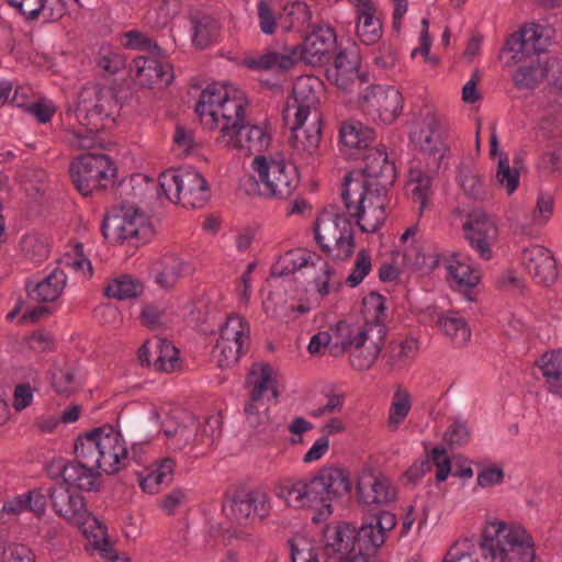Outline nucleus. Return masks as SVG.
<instances>
[{"instance_id":"nucleus-12","label":"nucleus","mask_w":562,"mask_h":562,"mask_svg":"<svg viewBox=\"0 0 562 562\" xmlns=\"http://www.w3.org/2000/svg\"><path fill=\"white\" fill-rule=\"evenodd\" d=\"M102 233L112 241L128 240L135 245L148 243L155 235L151 218L139 207L126 206L121 213L106 216Z\"/></svg>"},{"instance_id":"nucleus-8","label":"nucleus","mask_w":562,"mask_h":562,"mask_svg":"<svg viewBox=\"0 0 562 562\" xmlns=\"http://www.w3.org/2000/svg\"><path fill=\"white\" fill-rule=\"evenodd\" d=\"M385 335V326L379 322L341 321L336 326L337 342L348 353L351 367L359 371L375 363Z\"/></svg>"},{"instance_id":"nucleus-24","label":"nucleus","mask_w":562,"mask_h":562,"mask_svg":"<svg viewBox=\"0 0 562 562\" xmlns=\"http://www.w3.org/2000/svg\"><path fill=\"white\" fill-rule=\"evenodd\" d=\"M521 262L536 282L549 285L558 276L555 261L550 250L532 245L522 250Z\"/></svg>"},{"instance_id":"nucleus-50","label":"nucleus","mask_w":562,"mask_h":562,"mask_svg":"<svg viewBox=\"0 0 562 562\" xmlns=\"http://www.w3.org/2000/svg\"><path fill=\"white\" fill-rule=\"evenodd\" d=\"M143 289V284L137 279L123 274L106 285L105 294L109 297L123 301L139 296Z\"/></svg>"},{"instance_id":"nucleus-28","label":"nucleus","mask_w":562,"mask_h":562,"mask_svg":"<svg viewBox=\"0 0 562 562\" xmlns=\"http://www.w3.org/2000/svg\"><path fill=\"white\" fill-rule=\"evenodd\" d=\"M78 528L87 538L89 550L92 554L98 553L104 562L130 561L127 557L120 560L108 539L105 526L94 516L90 515L82 525H78Z\"/></svg>"},{"instance_id":"nucleus-19","label":"nucleus","mask_w":562,"mask_h":562,"mask_svg":"<svg viewBox=\"0 0 562 562\" xmlns=\"http://www.w3.org/2000/svg\"><path fill=\"white\" fill-rule=\"evenodd\" d=\"M465 236L473 250L483 260H490L493 256V246L498 237V228L495 221L485 212L475 210L464 225Z\"/></svg>"},{"instance_id":"nucleus-3","label":"nucleus","mask_w":562,"mask_h":562,"mask_svg":"<svg viewBox=\"0 0 562 562\" xmlns=\"http://www.w3.org/2000/svg\"><path fill=\"white\" fill-rule=\"evenodd\" d=\"M116 101L108 89L83 88L65 116L66 140L75 149L103 147L98 133L114 122Z\"/></svg>"},{"instance_id":"nucleus-60","label":"nucleus","mask_w":562,"mask_h":562,"mask_svg":"<svg viewBox=\"0 0 562 562\" xmlns=\"http://www.w3.org/2000/svg\"><path fill=\"white\" fill-rule=\"evenodd\" d=\"M122 37V44L128 49L142 50L148 54H161V48L157 45V43L138 30H131L125 32Z\"/></svg>"},{"instance_id":"nucleus-31","label":"nucleus","mask_w":562,"mask_h":562,"mask_svg":"<svg viewBox=\"0 0 562 562\" xmlns=\"http://www.w3.org/2000/svg\"><path fill=\"white\" fill-rule=\"evenodd\" d=\"M418 352V340L412 336H407L391 341L383 359L391 371L405 372L412 366Z\"/></svg>"},{"instance_id":"nucleus-48","label":"nucleus","mask_w":562,"mask_h":562,"mask_svg":"<svg viewBox=\"0 0 562 562\" xmlns=\"http://www.w3.org/2000/svg\"><path fill=\"white\" fill-rule=\"evenodd\" d=\"M61 269H68L78 279L87 280L92 276V265L83 254L82 245L77 244L71 251L66 252L60 259Z\"/></svg>"},{"instance_id":"nucleus-10","label":"nucleus","mask_w":562,"mask_h":562,"mask_svg":"<svg viewBox=\"0 0 562 562\" xmlns=\"http://www.w3.org/2000/svg\"><path fill=\"white\" fill-rule=\"evenodd\" d=\"M314 235L321 249L334 260H346L355 251L351 222L335 209H325L316 218Z\"/></svg>"},{"instance_id":"nucleus-55","label":"nucleus","mask_w":562,"mask_h":562,"mask_svg":"<svg viewBox=\"0 0 562 562\" xmlns=\"http://www.w3.org/2000/svg\"><path fill=\"white\" fill-rule=\"evenodd\" d=\"M311 19L308 5L303 1H293L284 5L281 23L285 31H292L304 26Z\"/></svg>"},{"instance_id":"nucleus-5","label":"nucleus","mask_w":562,"mask_h":562,"mask_svg":"<svg viewBox=\"0 0 562 562\" xmlns=\"http://www.w3.org/2000/svg\"><path fill=\"white\" fill-rule=\"evenodd\" d=\"M256 176L241 181L246 194L273 200L290 199L300 184L296 167L281 156L258 155L251 161Z\"/></svg>"},{"instance_id":"nucleus-43","label":"nucleus","mask_w":562,"mask_h":562,"mask_svg":"<svg viewBox=\"0 0 562 562\" xmlns=\"http://www.w3.org/2000/svg\"><path fill=\"white\" fill-rule=\"evenodd\" d=\"M328 79L338 88L348 90L359 78L358 60L349 59L346 53H339L335 58V64L328 70Z\"/></svg>"},{"instance_id":"nucleus-7","label":"nucleus","mask_w":562,"mask_h":562,"mask_svg":"<svg viewBox=\"0 0 562 562\" xmlns=\"http://www.w3.org/2000/svg\"><path fill=\"white\" fill-rule=\"evenodd\" d=\"M75 454L103 474H114L125 465L128 450L123 436L112 426H104L79 436Z\"/></svg>"},{"instance_id":"nucleus-52","label":"nucleus","mask_w":562,"mask_h":562,"mask_svg":"<svg viewBox=\"0 0 562 562\" xmlns=\"http://www.w3.org/2000/svg\"><path fill=\"white\" fill-rule=\"evenodd\" d=\"M192 272L191 266L178 257H167L164 268L157 276V283L165 289L172 288L177 281Z\"/></svg>"},{"instance_id":"nucleus-29","label":"nucleus","mask_w":562,"mask_h":562,"mask_svg":"<svg viewBox=\"0 0 562 562\" xmlns=\"http://www.w3.org/2000/svg\"><path fill=\"white\" fill-rule=\"evenodd\" d=\"M102 474L99 469L83 460H78V458H76V461L65 464L61 470L64 484L88 492L99 488Z\"/></svg>"},{"instance_id":"nucleus-36","label":"nucleus","mask_w":562,"mask_h":562,"mask_svg":"<svg viewBox=\"0 0 562 562\" xmlns=\"http://www.w3.org/2000/svg\"><path fill=\"white\" fill-rule=\"evenodd\" d=\"M374 137L375 133L371 127L356 120L345 122L339 131L341 150L350 156L353 150L368 148Z\"/></svg>"},{"instance_id":"nucleus-37","label":"nucleus","mask_w":562,"mask_h":562,"mask_svg":"<svg viewBox=\"0 0 562 562\" xmlns=\"http://www.w3.org/2000/svg\"><path fill=\"white\" fill-rule=\"evenodd\" d=\"M297 48L285 49L283 52H266L261 55H251L245 57L243 64L252 70H289L296 59Z\"/></svg>"},{"instance_id":"nucleus-16","label":"nucleus","mask_w":562,"mask_h":562,"mask_svg":"<svg viewBox=\"0 0 562 562\" xmlns=\"http://www.w3.org/2000/svg\"><path fill=\"white\" fill-rule=\"evenodd\" d=\"M417 226L408 227L401 236L396 260L404 269L419 273L429 274L440 262L438 252L425 247L416 239Z\"/></svg>"},{"instance_id":"nucleus-51","label":"nucleus","mask_w":562,"mask_h":562,"mask_svg":"<svg viewBox=\"0 0 562 562\" xmlns=\"http://www.w3.org/2000/svg\"><path fill=\"white\" fill-rule=\"evenodd\" d=\"M156 358L153 366L158 371L172 372L180 367L179 350L166 339H157L154 344Z\"/></svg>"},{"instance_id":"nucleus-35","label":"nucleus","mask_w":562,"mask_h":562,"mask_svg":"<svg viewBox=\"0 0 562 562\" xmlns=\"http://www.w3.org/2000/svg\"><path fill=\"white\" fill-rule=\"evenodd\" d=\"M176 462L166 457L154 462L138 474L140 488L147 494H157L161 485L168 484L173 476Z\"/></svg>"},{"instance_id":"nucleus-4","label":"nucleus","mask_w":562,"mask_h":562,"mask_svg":"<svg viewBox=\"0 0 562 562\" xmlns=\"http://www.w3.org/2000/svg\"><path fill=\"white\" fill-rule=\"evenodd\" d=\"M322 81L314 76H301L286 100L283 119L293 132V148L302 155H314L322 138V113L319 110Z\"/></svg>"},{"instance_id":"nucleus-64","label":"nucleus","mask_w":562,"mask_h":562,"mask_svg":"<svg viewBox=\"0 0 562 562\" xmlns=\"http://www.w3.org/2000/svg\"><path fill=\"white\" fill-rule=\"evenodd\" d=\"M245 414L247 424L255 429L265 426L269 420L268 406L263 400L250 397L245 405Z\"/></svg>"},{"instance_id":"nucleus-39","label":"nucleus","mask_w":562,"mask_h":562,"mask_svg":"<svg viewBox=\"0 0 562 562\" xmlns=\"http://www.w3.org/2000/svg\"><path fill=\"white\" fill-rule=\"evenodd\" d=\"M413 407V395L403 384H396L387 409V427L395 431L405 423Z\"/></svg>"},{"instance_id":"nucleus-21","label":"nucleus","mask_w":562,"mask_h":562,"mask_svg":"<svg viewBox=\"0 0 562 562\" xmlns=\"http://www.w3.org/2000/svg\"><path fill=\"white\" fill-rule=\"evenodd\" d=\"M49 498L55 513L77 526L82 525L91 515L82 495L64 483L50 490Z\"/></svg>"},{"instance_id":"nucleus-26","label":"nucleus","mask_w":562,"mask_h":562,"mask_svg":"<svg viewBox=\"0 0 562 562\" xmlns=\"http://www.w3.org/2000/svg\"><path fill=\"white\" fill-rule=\"evenodd\" d=\"M396 516L381 512L375 522L356 529L358 550L366 553L375 552L385 542L387 533L396 526Z\"/></svg>"},{"instance_id":"nucleus-27","label":"nucleus","mask_w":562,"mask_h":562,"mask_svg":"<svg viewBox=\"0 0 562 562\" xmlns=\"http://www.w3.org/2000/svg\"><path fill=\"white\" fill-rule=\"evenodd\" d=\"M326 503L342 498L351 491L350 471L340 465H329L315 474Z\"/></svg>"},{"instance_id":"nucleus-23","label":"nucleus","mask_w":562,"mask_h":562,"mask_svg":"<svg viewBox=\"0 0 562 562\" xmlns=\"http://www.w3.org/2000/svg\"><path fill=\"white\" fill-rule=\"evenodd\" d=\"M356 12V35L366 45L376 43L382 36V22L372 0H348Z\"/></svg>"},{"instance_id":"nucleus-49","label":"nucleus","mask_w":562,"mask_h":562,"mask_svg":"<svg viewBox=\"0 0 562 562\" xmlns=\"http://www.w3.org/2000/svg\"><path fill=\"white\" fill-rule=\"evenodd\" d=\"M52 386L63 396H70L80 389L76 369L70 364L55 367L52 373Z\"/></svg>"},{"instance_id":"nucleus-14","label":"nucleus","mask_w":562,"mask_h":562,"mask_svg":"<svg viewBox=\"0 0 562 562\" xmlns=\"http://www.w3.org/2000/svg\"><path fill=\"white\" fill-rule=\"evenodd\" d=\"M411 137L428 156L427 165L430 171L438 172L447 168L448 127L440 117L435 114L426 115L415 125Z\"/></svg>"},{"instance_id":"nucleus-30","label":"nucleus","mask_w":562,"mask_h":562,"mask_svg":"<svg viewBox=\"0 0 562 562\" xmlns=\"http://www.w3.org/2000/svg\"><path fill=\"white\" fill-rule=\"evenodd\" d=\"M323 543L328 554L341 558L358 550L356 528L350 524L327 526L323 533Z\"/></svg>"},{"instance_id":"nucleus-20","label":"nucleus","mask_w":562,"mask_h":562,"mask_svg":"<svg viewBox=\"0 0 562 562\" xmlns=\"http://www.w3.org/2000/svg\"><path fill=\"white\" fill-rule=\"evenodd\" d=\"M133 67L135 78L143 87H165L173 80L172 67L162 50L160 55L150 53L136 57Z\"/></svg>"},{"instance_id":"nucleus-38","label":"nucleus","mask_w":562,"mask_h":562,"mask_svg":"<svg viewBox=\"0 0 562 562\" xmlns=\"http://www.w3.org/2000/svg\"><path fill=\"white\" fill-rule=\"evenodd\" d=\"M544 385L550 393L562 397V350L544 352L538 360Z\"/></svg>"},{"instance_id":"nucleus-63","label":"nucleus","mask_w":562,"mask_h":562,"mask_svg":"<svg viewBox=\"0 0 562 562\" xmlns=\"http://www.w3.org/2000/svg\"><path fill=\"white\" fill-rule=\"evenodd\" d=\"M504 479V469L496 463L482 464L476 473V484L482 488L501 485Z\"/></svg>"},{"instance_id":"nucleus-53","label":"nucleus","mask_w":562,"mask_h":562,"mask_svg":"<svg viewBox=\"0 0 562 562\" xmlns=\"http://www.w3.org/2000/svg\"><path fill=\"white\" fill-rule=\"evenodd\" d=\"M533 54L525 47L524 43L516 34H513L507 41L501 52V60L505 67H514L522 63H530L533 59Z\"/></svg>"},{"instance_id":"nucleus-11","label":"nucleus","mask_w":562,"mask_h":562,"mask_svg":"<svg viewBox=\"0 0 562 562\" xmlns=\"http://www.w3.org/2000/svg\"><path fill=\"white\" fill-rule=\"evenodd\" d=\"M359 110L373 122L381 125L393 124L402 114L404 99L393 86H366L358 94Z\"/></svg>"},{"instance_id":"nucleus-22","label":"nucleus","mask_w":562,"mask_h":562,"mask_svg":"<svg viewBox=\"0 0 562 562\" xmlns=\"http://www.w3.org/2000/svg\"><path fill=\"white\" fill-rule=\"evenodd\" d=\"M350 173H361L370 187L389 189L395 180V167L389 160L384 147H374L364 156V166L361 170Z\"/></svg>"},{"instance_id":"nucleus-61","label":"nucleus","mask_w":562,"mask_h":562,"mask_svg":"<svg viewBox=\"0 0 562 562\" xmlns=\"http://www.w3.org/2000/svg\"><path fill=\"white\" fill-rule=\"evenodd\" d=\"M224 510L233 519L243 521L250 518L251 515V499L250 492H239L224 506Z\"/></svg>"},{"instance_id":"nucleus-6","label":"nucleus","mask_w":562,"mask_h":562,"mask_svg":"<svg viewBox=\"0 0 562 562\" xmlns=\"http://www.w3.org/2000/svg\"><path fill=\"white\" fill-rule=\"evenodd\" d=\"M387 190L370 187L361 173L345 177L342 200L350 216L364 233H375L386 220Z\"/></svg>"},{"instance_id":"nucleus-44","label":"nucleus","mask_w":562,"mask_h":562,"mask_svg":"<svg viewBox=\"0 0 562 562\" xmlns=\"http://www.w3.org/2000/svg\"><path fill=\"white\" fill-rule=\"evenodd\" d=\"M434 173L429 170L427 165V171H424L419 167H412L408 172V180L406 183V190L411 193L414 202L419 204V212L422 213L427 204L430 191L431 176Z\"/></svg>"},{"instance_id":"nucleus-57","label":"nucleus","mask_w":562,"mask_h":562,"mask_svg":"<svg viewBox=\"0 0 562 562\" xmlns=\"http://www.w3.org/2000/svg\"><path fill=\"white\" fill-rule=\"evenodd\" d=\"M546 76L544 69L538 61L531 60L527 66L519 67L513 75V81L518 89H533Z\"/></svg>"},{"instance_id":"nucleus-47","label":"nucleus","mask_w":562,"mask_h":562,"mask_svg":"<svg viewBox=\"0 0 562 562\" xmlns=\"http://www.w3.org/2000/svg\"><path fill=\"white\" fill-rule=\"evenodd\" d=\"M289 544L292 562H325L321 557V549L306 536L296 535Z\"/></svg>"},{"instance_id":"nucleus-18","label":"nucleus","mask_w":562,"mask_h":562,"mask_svg":"<svg viewBox=\"0 0 562 562\" xmlns=\"http://www.w3.org/2000/svg\"><path fill=\"white\" fill-rule=\"evenodd\" d=\"M441 260L451 289L461 293L468 302H475L476 286L482 279L479 266L461 254H450Z\"/></svg>"},{"instance_id":"nucleus-32","label":"nucleus","mask_w":562,"mask_h":562,"mask_svg":"<svg viewBox=\"0 0 562 562\" xmlns=\"http://www.w3.org/2000/svg\"><path fill=\"white\" fill-rule=\"evenodd\" d=\"M437 326L445 337L457 348L469 345L472 329L469 321L458 311H446L439 314Z\"/></svg>"},{"instance_id":"nucleus-17","label":"nucleus","mask_w":562,"mask_h":562,"mask_svg":"<svg viewBox=\"0 0 562 562\" xmlns=\"http://www.w3.org/2000/svg\"><path fill=\"white\" fill-rule=\"evenodd\" d=\"M356 493L360 504L370 509L387 506L396 499L397 491L381 471L364 468L358 475Z\"/></svg>"},{"instance_id":"nucleus-45","label":"nucleus","mask_w":562,"mask_h":562,"mask_svg":"<svg viewBox=\"0 0 562 562\" xmlns=\"http://www.w3.org/2000/svg\"><path fill=\"white\" fill-rule=\"evenodd\" d=\"M192 43L200 48L209 46L217 36L218 21L210 14L195 13L191 16Z\"/></svg>"},{"instance_id":"nucleus-54","label":"nucleus","mask_w":562,"mask_h":562,"mask_svg":"<svg viewBox=\"0 0 562 562\" xmlns=\"http://www.w3.org/2000/svg\"><path fill=\"white\" fill-rule=\"evenodd\" d=\"M495 180L499 189L508 195L513 194L519 187V171L510 166L508 155H501L496 164Z\"/></svg>"},{"instance_id":"nucleus-2","label":"nucleus","mask_w":562,"mask_h":562,"mask_svg":"<svg viewBox=\"0 0 562 562\" xmlns=\"http://www.w3.org/2000/svg\"><path fill=\"white\" fill-rule=\"evenodd\" d=\"M479 547L472 539L456 541L441 562H536L537 547L525 526L501 519L487 520Z\"/></svg>"},{"instance_id":"nucleus-59","label":"nucleus","mask_w":562,"mask_h":562,"mask_svg":"<svg viewBox=\"0 0 562 562\" xmlns=\"http://www.w3.org/2000/svg\"><path fill=\"white\" fill-rule=\"evenodd\" d=\"M554 209V202L551 195L540 193L537 198L535 209L530 212L527 217L528 226L542 227L552 217Z\"/></svg>"},{"instance_id":"nucleus-15","label":"nucleus","mask_w":562,"mask_h":562,"mask_svg":"<svg viewBox=\"0 0 562 562\" xmlns=\"http://www.w3.org/2000/svg\"><path fill=\"white\" fill-rule=\"evenodd\" d=\"M278 496L295 509H316L318 516L314 521L327 518L331 514V504L326 503L316 476L285 481L279 488Z\"/></svg>"},{"instance_id":"nucleus-25","label":"nucleus","mask_w":562,"mask_h":562,"mask_svg":"<svg viewBox=\"0 0 562 562\" xmlns=\"http://www.w3.org/2000/svg\"><path fill=\"white\" fill-rule=\"evenodd\" d=\"M336 40L334 29L328 24H321L295 48L307 64L315 65L322 63L323 58L335 47Z\"/></svg>"},{"instance_id":"nucleus-46","label":"nucleus","mask_w":562,"mask_h":562,"mask_svg":"<svg viewBox=\"0 0 562 562\" xmlns=\"http://www.w3.org/2000/svg\"><path fill=\"white\" fill-rule=\"evenodd\" d=\"M516 35L533 56L546 52L551 43L550 30L535 23L524 25Z\"/></svg>"},{"instance_id":"nucleus-41","label":"nucleus","mask_w":562,"mask_h":562,"mask_svg":"<svg viewBox=\"0 0 562 562\" xmlns=\"http://www.w3.org/2000/svg\"><path fill=\"white\" fill-rule=\"evenodd\" d=\"M249 345L218 335L212 350V360L220 368H229L236 364L246 352Z\"/></svg>"},{"instance_id":"nucleus-13","label":"nucleus","mask_w":562,"mask_h":562,"mask_svg":"<svg viewBox=\"0 0 562 562\" xmlns=\"http://www.w3.org/2000/svg\"><path fill=\"white\" fill-rule=\"evenodd\" d=\"M69 172L76 189L89 195L115 178L116 167L104 154H83L71 161Z\"/></svg>"},{"instance_id":"nucleus-56","label":"nucleus","mask_w":562,"mask_h":562,"mask_svg":"<svg viewBox=\"0 0 562 562\" xmlns=\"http://www.w3.org/2000/svg\"><path fill=\"white\" fill-rule=\"evenodd\" d=\"M20 248L23 255L33 261H42L48 257L49 245L44 235L30 233L22 237Z\"/></svg>"},{"instance_id":"nucleus-9","label":"nucleus","mask_w":562,"mask_h":562,"mask_svg":"<svg viewBox=\"0 0 562 562\" xmlns=\"http://www.w3.org/2000/svg\"><path fill=\"white\" fill-rule=\"evenodd\" d=\"M159 188L167 200L184 207H202L211 195L206 179L192 167L165 170L159 176Z\"/></svg>"},{"instance_id":"nucleus-1","label":"nucleus","mask_w":562,"mask_h":562,"mask_svg":"<svg viewBox=\"0 0 562 562\" xmlns=\"http://www.w3.org/2000/svg\"><path fill=\"white\" fill-rule=\"evenodd\" d=\"M248 101L243 90L231 83L214 82L201 93L196 113L204 128L217 132L216 143L225 148L261 151L270 135L266 126L246 125Z\"/></svg>"},{"instance_id":"nucleus-42","label":"nucleus","mask_w":562,"mask_h":562,"mask_svg":"<svg viewBox=\"0 0 562 562\" xmlns=\"http://www.w3.org/2000/svg\"><path fill=\"white\" fill-rule=\"evenodd\" d=\"M164 434L176 449H181L199 438V424L193 416L186 415L181 424L165 423Z\"/></svg>"},{"instance_id":"nucleus-62","label":"nucleus","mask_w":562,"mask_h":562,"mask_svg":"<svg viewBox=\"0 0 562 562\" xmlns=\"http://www.w3.org/2000/svg\"><path fill=\"white\" fill-rule=\"evenodd\" d=\"M95 63L99 68L110 74L117 72L124 66V59L122 55L111 45H102L99 48Z\"/></svg>"},{"instance_id":"nucleus-34","label":"nucleus","mask_w":562,"mask_h":562,"mask_svg":"<svg viewBox=\"0 0 562 562\" xmlns=\"http://www.w3.org/2000/svg\"><path fill=\"white\" fill-rule=\"evenodd\" d=\"M315 255L306 250H292L283 255L277 263L273 266L269 282L273 288L283 285L289 282L291 274L296 271L307 268L310 265H314L313 259Z\"/></svg>"},{"instance_id":"nucleus-33","label":"nucleus","mask_w":562,"mask_h":562,"mask_svg":"<svg viewBox=\"0 0 562 562\" xmlns=\"http://www.w3.org/2000/svg\"><path fill=\"white\" fill-rule=\"evenodd\" d=\"M277 371L267 363L252 364L247 383L250 387V397L255 400H270L278 397Z\"/></svg>"},{"instance_id":"nucleus-58","label":"nucleus","mask_w":562,"mask_h":562,"mask_svg":"<svg viewBox=\"0 0 562 562\" xmlns=\"http://www.w3.org/2000/svg\"><path fill=\"white\" fill-rule=\"evenodd\" d=\"M220 335L249 345L250 329L248 323L238 314L229 315L220 329Z\"/></svg>"},{"instance_id":"nucleus-40","label":"nucleus","mask_w":562,"mask_h":562,"mask_svg":"<svg viewBox=\"0 0 562 562\" xmlns=\"http://www.w3.org/2000/svg\"><path fill=\"white\" fill-rule=\"evenodd\" d=\"M66 282L65 270L55 268L34 288L30 289V296L40 302H53L61 294Z\"/></svg>"}]
</instances>
